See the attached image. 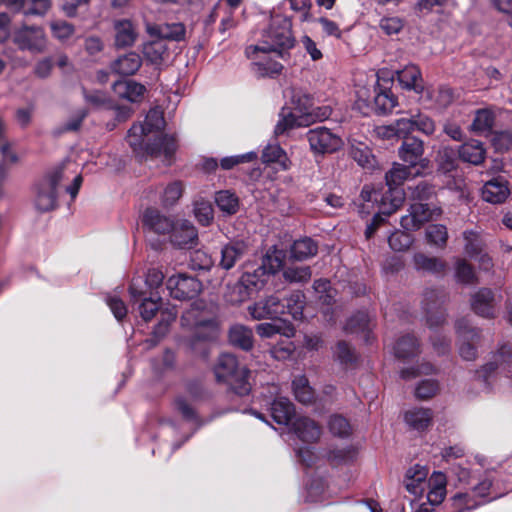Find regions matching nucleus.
Wrapping results in <instances>:
<instances>
[{
    "mask_svg": "<svg viewBox=\"0 0 512 512\" xmlns=\"http://www.w3.org/2000/svg\"><path fill=\"white\" fill-rule=\"evenodd\" d=\"M163 126V113L157 108L150 109L143 123L134 124L129 129L127 135L129 146L140 156H163L164 160L170 164L177 148L175 137L165 135L156 138L152 143H148L146 140L149 134L162 129Z\"/></svg>",
    "mask_w": 512,
    "mask_h": 512,
    "instance_id": "nucleus-1",
    "label": "nucleus"
},
{
    "mask_svg": "<svg viewBox=\"0 0 512 512\" xmlns=\"http://www.w3.org/2000/svg\"><path fill=\"white\" fill-rule=\"evenodd\" d=\"M295 42L291 19L273 10L268 26L262 30L260 42L257 45L247 47L246 55L248 58H252L254 54L259 52L262 54L275 53L277 57L285 59L288 51L294 47Z\"/></svg>",
    "mask_w": 512,
    "mask_h": 512,
    "instance_id": "nucleus-2",
    "label": "nucleus"
},
{
    "mask_svg": "<svg viewBox=\"0 0 512 512\" xmlns=\"http://www.w3.org/2000/svg\"><path fill=\"white\" fill-rule=\"evenodd\" d=\"M288 99L279 113V120L274 128L275 135H283L296 127L307 126V114L313 103L312 97L301 88L291 87L285 91Z\"/></svg>",
    "mask_w": 512,
    "mask_h": 512,
    "instance_id": "nucleus-3",
    "label": "nucleus"
},
{
    "mask_svg": "<svg viewBox=\"0 0 512 512\" xmlns=\"http://www.w3.org/2000/svg\"><path fill=\"white\" fill-rule=\"evenodd\" d=\"M214 373L216 379L219 382L227 383L235 394L245 396L250 393V371L246 366L241 365L233 354H221L214 367Z\"/></svg>",
    "mask_w": 512,
    "mask_h": 512,
    "instance_id": "nucleus-4",
    "label": "nucleus"
},
{
    "mask_svg": "<svg viewBox=\"0 0 512 512\" xmlns=\"http://www.w3.org/2000/svg\"><path fill=\"white\" fill-rule=\"evenodd\" d=\"M181 325L192 331L188 345L193 351L206 352L205 344L217 337V325L214 320L206 318L195 306L186 310L181 316Z\"/></svg>",
    "mask_w": 512,
    "mask_h": 512,
    "instance_id": "nucleus-5",
    "label": "nucleus"
},
{
    "mask_svg": "<svg viewBox=\"0 0 512 512\" xmlns=\"http://www.w3.org/2000/svg\"><path fill=\"white\" fill-rule=\"evenodd\" d=\"M493 480L485 476L471 488H463L449 499L448 512H471L478 507L495 500L499 495H492Z\"/></svg>",
    "mask_w": 512,
    "mask_h": 512,
    "instance_id": "nucleus-6",
    "label": "nucleus"
},
{
    "mask_svg": "<svg viewBox=\"0 0 512 512\" xmlns=\"http://www.w3.org/2000/svg\"><path fill=\"white\" fill-rule=\"evenodd\" d=\"M410 166L394 163L392 168L386 172L385 180L388 192L381 196L380 212L384 216L393 214L404 202L405 194L399 187L410 176Z\"/></svg>",
    "mask_w": 512,
    "mask_h": 512,
    "instance_id": "nucleus-7",
    "label": "nucleus"
},
{
    "mask_svg": "<svg viewBox=\"0 0 512 512\" xmlns=\"http://www.w3.org/2000/svg\"><path fill=\"white\" fill-rule=\"evenodd\" d=\"M64 178V167L59 166L35 183L33 205L39 212H49L56 208L58 186Z\"/></svg>",
    "mask_w": 512,
    "mask_h": 512,
    "instance_id": "nucleus-8",
    "label": "nucleus"
},
{
    "mask_svg": "<svg viewBox=\"0 0 512 512\" xmlns=\"http://www.w3.org/2000/svg\"><path fill=\"white\" fill-rule=\"evenodd\" d=\"M493 374H503L509 378L512 376V348L509 345H501L491 360L480 370L476 371L475 377L482 381L485 388H490V378Z\"/></svg>",
    "mask_w": 512,
    "mask_h": 512,
    "instance_id": "nucleus-9",
    "label": "nucleus"
},
{
    "mask_svg": "<svg viewBox=\"0 0 512 512\" xmlns=\"http://www.w3.org/2000/svg\"><path fill=\"white\" fill-rule=\"evenodd\" d=\"M12 41L21 51L38 54L45 51L47 37L42 27L22 25L12 33Z\"/></svg>",
    "mask_w": 512,
    "mask_h": 512,
    "instance_id": "nucleus-10",
    "label": "nucleus"
},
{
    "mask_svg": "<svg viewBox=\"0 0 512 512\" xmlns=\"http://www.w3.org/2000/svg\"><path fill=\"white\" fill-rule=\"evenodd\" d=\"M306 139L315 155L334 153L343 146L342 138L324 126L308 130Z\"/></svg>",
    "mask_w": 512,
    "mask_h": 512,
    "instance_id": "nucleus-11",
    "label": "nucleus"
},
{
    "mask_svg": "<svg viewBox=\"0 0 512 512\" xmlns=\"http://www.w3.org/2000/svg\"><path fill=\"white\" fill-rule=\"evenodd\" d=\"M396 75L402 89L414 91L423 100L434 98V91L425 88L421 70L417 65L408 64L403 69L397 70Z\"/></svg>",
    "mask_w": 512,
    "mask_h": 512,
    "instance_id": "nucleus-12",
    "label": "nucleus"
},
{
    "mask_svg": "<svg viewBox=\"0 0 512 512\" xmlns=\"http://www.w3.org/2000/svg\"><path fill=\"white\" fill-rule=\"evenodd\" d=\"M166 288L172 298L186 300L196 297L202 290V284L193 276L177 274L168 278Z\"/></svg>",
    "mask_w": 512,
    "mask_h": 512,
    "instance_id": "nucleus-13",
    "label": "nucleus"
},
{
    "mask_svg": "<svg viewBox=\"0 0 512 512\" xmlns=\"http://www.w3.org/2000/svg\"><path fill=\"white\" fill-rule=\"evenodd\" d=\"M444 294L437 289H426L423 294L422 309L425 313L427 325L433 329L442 325L446 314L442 309Z\"/></svg>",
    "mask_w": 512,
    "mask_h": 512,
    "instance_id": "nucleus-14",
    "label": "nucleus"
},
{
    "mask_svg": "<svg viewBox=\"0 0 512 512\" xmlns=\"http://www.w3.org/2000/svg\"><path fill=\"white\" fill-rule=\"evenodd\" d=\"M442 213L440 208H430L428 204L413 203L408 209V214L401 218V227L406 231L418 230L425 222L437 218Z\"/></svg>",
    "mask_w": 512,
    "mask_h": 512,
    "instance_id": "nucleus-15",
    "label": "nucleus"
},
{
    "mask_svg": "<svg viewBox=\"0 0 512 512\" xmlns=\"http://www.w3.org/2000/svg\"><path fill=\"white\" fill-rule=\"evenodd\" d=\"M456 333L459 338V355L466 361H473L477 356V349L474 344L479 338V331L470 326L467 319L462 318L456 321Z\"/></svg>",
    "mask_w": 512,
    "mask_h": 512,
    "instance_id": "nucleus-16",
    "label": "nucleus"
},
{
    "mask_svg": "<svg viewBox=\"0 0 512 512\" xmlns=\"http://www.w3.org/2000/svg\"><path fill=\"white\" fill-rule=\"evenodd\" d=\"M141 277L134 278L129 286V294L132 304L139 303L138 310L144 321L151 320L155 313L160 309L157 300L148 297V291L142 288Z\"/></svg>",
    "mask_w": 512,
    "mask_h": 512,
    "instance_id": "nucleus-17",
    "label": "nucleus"
},
{
    "mask_svg": "<svg viewBox=\"0 0 512 512\" xmlns=\"http://www.w3.org/2000/svg\"><path fill=\"white\" fill-rule=\"evenodd\" d=\"M248 313L254 320L262 319H280L285 314V306L279 297L271 295L265 299H261L252 305H249Z\"/></svg>",
    "mask_w": 512,
    "mask_h": 512,
    "instance_id": "nucleus-18",
    "label": "nucleus"
},
{
    "mask_svg": "<svg viewBox=\"0 0 512 512\" xmlns=\"http://www.w3.org/2000/svg\"><path fill=\"white\" fill-rule=\"evenodd\" d=\"M280 266L281 261L278 258L267 256L253 273H245L242 276V282L247 288L260 290L265 286L270 275L276 273Z\"/></svg>",
    "mask_w": 512,
    "mask_h": 512,
    "instance_id": "nucleus-19",
    "label": "nucleus"
},
{
    "mask_svg": "<svg viewBox=\"0 0 512 512\" xmlns=\"http://www.w3.org/2000/svg\"><path fill=\"white\" fill-rule=\"evenodd\" d=\"M170 241L177 248L191 249L198 244V231L189 220H180L170 232Z\"/></svg>",
    "mask_w": 512,
    "mask_h": 512,
    "instance_id": "nucleus-20",
    "label": "nucleus"
},
{
    "mask_svg": "<svg viewBox=\"0 0 512 512\" xmlns=\"http://www.w3.org/2000/svg\"><path fill=\"white\" fill-rule=\"evenodd\" d=\"M509 195V183L503 176H496L488 180L481 190L482 199L491 204H501Z\"/></svg>",
    "mask_w": 512,
    "mask_h": 512,
    "instance_id": "nucleus-21",
    "label": "nucleus"
},
{
    "mask_svg": "<svg viewBox=\"0 0 512 512\" xmlns=\"http://www.w3.org/2000/svg\"><path fill=\"white\" fill-rule=\"evenodd\" d=\"M373 324L370 315L366 311H359L352 315L344 326L348 334L360 335L366 344L372 343Z\"/></svg>",
    "mask_w": 512,
    "mask_h": 512,
    "instance_id": "nucleus-22",
    "label": "nucleus"
},
{
    "mask_svg": "<svg viewBox=\"0 0 512 512\" xmlns=\"http://www.w3.org/2000/svg\"><path fill=\"white\" fill-rule=\"evenodd\" d=\"M142 223L145 228L160 235L170 233L175 224L170 217L152 207L143 212Z\"/></svg>",
    "mask_w": 512,
    "mask_h": 512,
    "instance_id": "nucleus-23",
    "label": "nucleus"
},
{
    "mask_svg": "<svg viewBox=\"0 0 512 512\" xmlns=\"http://www.w3.org/2000/svg\"><path fill=\"white\" fill-rule=\"evenodd\" d=\"M424 143L416 137H410L403 140L398 149L400 159L410 167H415L423 160Z\"/></svg>",
    "mask_w": 512,
    "mask_h": 512,
    "instance_id": "nucleus-24",
    "label": "nucleus"
},
{
    "mask_svg": "<svg viewBox=\"0 0 512 512\" xmlns=\"http://www.w3.org/2000/svg\"><path fill=\"white\" fill-rule=\"evenodd\" d=\"M292 430L301 441L307 443L316 442L321 435L319 425L305 416L295 418L292 422Z\"/></svg>",
    "mask_w": 512,
    "mask_h": 512,
    "instance_id": "nucleus-25",
    "label": "nucleus"
},
{
    "mask_svg": "<svg viewBox=\"0 0 512 512\" xmlns=\"http://www.w3.org/2000/svg\"><path fill=\"white\" fill-rule=\"evenodd\" d=\"M495 296L491 289L482 288L478 290L471 298V307L473 311L484 318L494 316Z\"/></svg>",
    "mask_w": 512,
    "mask_h": 512,
    "instance_id": "nucleus-26",
    "label": "nucleus"
},
{
    "mask_svg": "<svg viewBox=\"0 0 512 512\" xmlns=\"http://www.w3.org/2000/svg\"><path fill=\"white\" fill-rule=\"evenodd\" d=\"M113 28L115 31V46L117 48H126L134 45L137 39V32L130 20H115Z\"/></svg>",
    "mask_w": 512,
    "mask_h": 512,
    "instance_id": "nucleus-27",
    "label": "nucleus"
},
{
    "mask_svg": "<svg viewBox=\"0 0 512 512\" xmlns=\"http://www.w3.org/2000/svg\"><path fill=\"white\" fill-rule=\"evenodd\" d=\"M428 470L424 466L415 465L406 472L405 487L406 490L414 496H420L425 490Z\"/></svg>",
    "mask_w": 512,
    "mask_h": 512,
    "instance_id": "nucleus-28",
    "label": "nucleus"
},
{
    "mask_svg": "<svg viewBox=\"0 0 512 512\" xmlns=\"http://www.w3.org/2000/svg\"><path fill=\"white\" fill-rule=\"evenodd\" d=\"M273 420L280 425H289L295 416L293 403L286 397L273 400L270 407Z\"/></svg>",
    "mask_w": 512,
    "mask_h": 512,
    "instance_id": "nucleus-29",
    "label": "nucleus"
},
{
    "mask_svg": "<svg viewBox=\"0 0 512 512\" xmlns=\"http://www.w3.org/2000/svg\"><path fill=\"white\" fill-rule=\"evenodd\" d=\"M197 398V391L189 388L187 394L180 395L175 399V407L185 420L197 423L198 426H200L201 423L199 422L198 415L194 406V402L197 400Z\"/></svg>",
    "mask_w": 512,
    "mask_h": 512,
    "instance_id": "nucleus-30",
    "label": "nucleus"
},
{
    "mask_svg": "<svg viewBox=\"0 0 512 512\" xmlns=\"http://www.w3.org/2000/svg\"><path fill=\"white\" fill-rule=\"evenodd\" d=\"M458 156L464 162L480 165L485 160L486 150L482 142L473 139L459 147Z\"/></svg>",
    "mask_w": 512,
    "mask_h": 512,
    "instance_id": "nucleus-31",
    "label": "nucleus"
},
{
    "mask_svg": "<svg viewBox=\"0 0 512 512\" xmlns=\"http://www.w3.org/2000/svg\"><path fill=\"white\" fill-rule=\"evenodd\" d=\"M246 245L243 242H231L221 248L219 266L224 270H230L243 257Z\"/></svg>",
    "mask_w": 512,
    "mask_h": 512,
    "instance_id": "nucleus-32",
    "label": "nucleus"
},
{
    "mask_svg": "<svg viewBox=\"0 0 512 512\" xmlns=\"http://www.w3.org/2000/svg\"><path fill=\"white\" fill-rule=\"evenodd\" d=\"M113 89L120 98L130 102L140 101L146 92L144 85L133 80L117 81Z\"/></svg>",
    "mask_w": 512,
    "mask_h": 512,
    "instance_id": "nucleus-33",
    "label": "nucleus"
},
{
    "mask_svg": "<svg viewBox=\"0 0 512 512\" xmlns=\"http://www.w3.org/2000/svg\"><path fill=\"white\" fill-rule=\"evenodd\" d=\"M142 65V58L135 52H130L118 57L111 65L113 72L129 76L135 74Z\"/></svg>",
    "mask_w": 512,
    "mask_h": 512,
    "instance_id": "nucleus-34",
    "label": "nucleus"
},
{
    "mask_svg": "<svg viewBox=\"0 0 512 512\" xmlns=\"http://www.w3.org/2000/svg\"><path fill=\"white\" fill-rule=\"evenodd\" d=\"M446 477L441 472H434L428 481L427 501L431 506L441 504L446 496Z\"/></svg>",
    "mask_w": 512,
    "mask_h": 512,
    "instance_id": "nucleus-35",
    "label": "nucleus"
},
{
    "mask_svg": "<svg viewBox=\"0 0 512 512\" xmlns=\"http://www.w3.org/2000/svg\"><path fill=\"white\" fill-rule=\"evenodd\" d=\"M177 317L175 307L167 308L160 312V320L154 327L152 337L147 340L150 347L155 346L169 331V327Z\"/></svg>",
    "mask_w": 512,
    "mask_h": 512,
    "instance_id": "nucleus-36",
    "label": "nucleus"
},
{
    "mask_svg": "<svg viewBox=\"0 0 512 512\" xmlns=\"http://www.w3.org/2000/svg\"><path fill=\"white\" fill-rule=\"evenodd\" d=\"M257 334L262 338H271L276 334H281L287 338L295 335V329L291 324L280 320L279 322H265L256 326Z\"/></svg>",
    "mask_w": 512,
    "mask_h": 512,
    "instance_id": "nucleus-37",
    "label": "nucleus"
},
{
    "mask_svg": "<svg viewBox=\"0 0 512 512\" xmlns=\"http://www.w3.org/2000/svg\"><path fill=\"white\" fill-rule=\"evenodd\" d=\"M229 341L233 346L248 351L253 347V331L245 325L235 324L229 330Z\"/></svg>",
    "mask_w": 512,
    "mask_h": 512,
    "instance_id": "nucleus-38",
    "label": "nucleus"
},
{
    "mask_svg": "<svg viewBox=\"0 0 512 512\" xmlns=\"http://www.w3.org/2000/svg\"><path fill=\"white\" fill-rule=\"evenodd\" d=\"M394 355L403 360L415 357L419 353L418 340L410 334L400 337L393 346Z\"/></svg>",
    "mask_w": 512,
    "mask_h": 512,
    "instance_id": "nucleus-39",
    "label": "nucleus"
},
{
    "mask_svg": "<svg viewBox=\"0 0 512 512\" xmlns=\"http://www.w3.org/2000/svg\"><path fill=\"white\" fill-rule=\"evenodd\" d=\"M318 245L310 237H304L294 241L291 246L290 255L293 259L303 261L317 254Z\"/></svg>",
    "mask_w": 512,
    "mask_h": 512,
    "instance_id": "nucleus-40",
    "label": "nucleus"
},
{
    "mask_svg": "<svg viewBox=\"0 0 512 512\" xmlns=\"http://www.w3.org/2000/svg\"><path fill=\"white\" fill-rule=\"evenodd\" d=\"M215 203L218 209L224 215H234L238 212L240 207V200L238 196L230 190H221L215 194Z\"/></svg>",
    "mask_w": 512,
    "mask_h": 512,
    "instance_id": "nucleus-41",
    "label": "nucleus"
},
{
    "mask_svg": "<svg viewBox=\"0 0 512 512\" xmlns=\"http://www.w3.org/2000/svg\"><path fill=\"white\" fill-rule=\"evenodd\" d=\"M405 422L415 430L426 429L432 421V411L428 408H413L405 413Z\"/></svg>",
    "mask_w": 512,
    "mask_h": 512,
    "instance_id": "nucleus-42",
    "label": "nucleus"
},
{
    "mask_svg": "<svg viewBox=\"0 0 512 512\" xmlns=\"http://www.w3.org/2000/svg\"><path fill=\"white\" fill-rule=\"evenodd\" d=\"M414 266L418 271H424L431 274H441L446 268L443 260L437 257H429L423 253H417L413 257Z\"/></svg>",
    "mask_w": 512,
    "mask_h": 512,
    "instance_id": "nucleus-43",
    "label": "nucleus"
},
{
    "mask_svg": "<svg viewBox=\"0 0 512 512\" xmlns=\"http://www.w3.org/2000/svg\"><path fill=\"white\" fill-rule=\"evenodd\" d=\"M292 390L295 399L302 404H311L315 399L314 389L305 375H299L293 379Z\"/></svg>",
    "mask_w": 512,
    "mask_h": 512,
    "instance_id": "nucleus-44",
    "label": "nucleus"
},
{
    "mask_svg": "<svg viewBox=\"0 0 512 512\" xmlns=\"http://www.w3.org/2000/svg\"><path fill=\"white\" fill-rule=\"evenodd\" d=\"M184 192V185L181 181L175 180L161 188L160 202L162 207L171 208L177 204Z\"/></svg>",
    "mask_w": 512,
    "mask_h": 512,
    "instance_id": "nucleus-45",
    "label": "nucleus"
},
{
    "mask_svg": "<svg viewBox=\"0 0 512 512\" xmlns=\"http://www.w3.org/2000/svg\"><path fill=\"white\" fill-rule=\"evenodd\" d=\"M464 240V252L469 258L478 256L484 250V240L478 230H465L462 234Z\"/></svg>",
    "mask_w": 512,
    "mask_h": 512,
    "instance_id": "nucleus-46",
    "label": "nucleus"
},
{
    "mask_svg": "<svg viewBox=\"0 0 512 512\" xmlns=\"http://www.w3.org/2000/svg\"><path fill=\"white\" fill-rule=\"evenodd\" d=\"M349 154L363 168L372 169L376 164L370 148L364 143H352Z\"/></svg>",
    "mask_w": 512,
    "mask_h": 512,
    "instance_id": "nucleus-47",
    "label": "nucleus"
},
{
    "mask_svg": "<svg viewBox=\"0 0 512 512\" xmlns=\"http://www.w3.org/2000/svg\"><path fill=\"white\" fill-rule=\"evenodd\" d=\"M495 116L490 109H479L475 112L471 130L477 134H487L492 131Z\"/></svg>",
    "mask_w": 512,
    "mask_h": 512,
    "instance_id": "nucleus-48",
    "label": "nucleus"
},
{
    "mask_svg": "<svg viewBox=\"0 0 512 512\" xmlns=\"http://www.w3.org/2000/svg\"><path fill=\"white\" fill-rule=\"evenodd\" d=\"M258 53L254 54L251 59L255 60L254 66L256 68V73L260 77H273L281 73L283 66L278 61H275L266 56L259 57ZM266 55V54H263Z\"/></svg>",
    "mask_w": 512,
    "mask_h": 512,
    "instance_id": "nucleus-49",
    "label": "nucleus"
},
{
    "mask_svg": "<svg viewBox=\"0 0 512 512\" xmlns=\"http://www.w3.org/2000/svg\"><path fill=\"white\" fill-rule=\"evenodd\" d=\"M167 50L165 40L160 38L147 42L143 46L144 57L152 64L161 63Z\"/></svg>",
    "mask_w": 512,
    "mask_h": 512,
    "instance_id": "nucleus-50",
    "label": "nucleus"
},
{
    "mask_svg": "<svg viewBox=\"0 0 512 512\" xmlns=\"http://www.w3.org/2000/svg\"><path fill=\"white\" fill-rule=\"evenodd\" d=\"M375 109L378 114H388L397 105V98L389 89H379L374 97Z\"/></svg>",
    "mask_w": 512,
    "mask_h": 512,
    "instance_id": "nucleus-51",
    "label": "nucleus"
},
{
    "mask_svg": "<svg viewBox=\"0 0 512 512\" xmlns=\"http://www.w3.org/2000/svg\"><path fill=\"white\" fill-rule=\"evenodd\" d=\"M306 303V297L302 291H294L286 299L285 313H288L295 320H300L303 317V310Z\"/></svg>",
    "mask_w": 512,
    "mask_h": 512,
    "instance_id": "nucleus-52",
    "label": "nucleus"
},
{
    "mask_svg": "<svg viewBox=\"0 0 512 512\" xmlns=\"http://www.w3.org/2000/svg\"><path fill=\"white\" fill-rule=\"evenodd\" d=\"M438 170L442 173H450L457 167L456 151L449 146L442 147L437 154Z\"/></svg>",
    "mask_w": 512,
    "mask_h": 512,
    "instance_id": "nucleus-53",
    "label": "nucleus"
},
{
    "mask_svg": "<svg viewBox=\"0 0 512 512\" xmlns=\"http://www.w3.org/2000/svg\"><path fill=\"white\" fill-rule=\"evenodd\" d=\"M193 213L198 223L202 226H209L214 219L211 202L203 198L194 201Z\"/></svg>",
    "mask_w": 512,
    "mask_h": 512,
    "instance_id": "nucleus-54",
    "label": "nucleus"
},
{
    "mask_svg": "<svg viewBox=\"0 0 512 512\" xmlns=\"http://www.w3.org/2000/svg\"><path fill=\"white\" fill-rule=\"evenodd\" d=\"M428 243L437 248H444L448 240V230L443 224H430L425 230Z\"/></svg>",
    "mask_w": 512,
    "mask_h": 512,
    "instance_id": "nucleus-55",
    "label": "nucleus"
},
{
    "mask_svg": "<svg viewBox=\"0 0 512 512\" xmlns=\"http://www.w3.org/2000/svg\"><path fill=\"white\" fill-rule=\"evenodd\" d=\"M452 472L454 476L457 478L458 483L461 484L463 488H471L485 476L490 477V474L488 473H484L483 475H477L476 472H473L469 468L464 467L462 465H457L453 467Z\"/></svg>",
    "mask_w": 512,
    "mask_h": 512,
    "instance_id": "nucleus-56",
    "label": "nucleus"
},
{
    "mask_svg": "<svg viewBox=\"0 0 512 512\" xmlns=\"http://www.w3.org/2000/svg\"><path fill=\"white\" fill-rule=\"evenodd\" d=\"M326 484L321 478H312L306 487L305 501L322 503L325 500Z\"/></svg>",
    "mask_w": 512,
    "mask_h": 512,
    "instance_id": "nucleus-57",
    "label": "nucleus"
},
{
    "mask_svg": "<svg viewBox=\"0 0 512 512\" xmlns=\"http://www.w3.org/2000/svg\"><path fill=\"white\" fill-rule=\"evenodd\" d=\"M159 38L172 41H181L185 37V26L182 23H165L158 27Z\"/></svg>",
    "mask_w": 512,
    "mask_h": 512,
    "instance_id": "nucleus-58",
    "label": "nucleus"
},
{
    "mask_svg": "<svg viewBox=\"0 0 512 512\" xmlns=\"http://www.w3.org/2000/svg\"><path fill=\"white\" fill-rule=\"evenodd\" d=\"M83 96L85 101L95 109H112V102L104 93L100 90L88 91L82 88Z\"/></svg>",
    "mask_w": 512,
    "mask_h": 512,
    "instance_id": "nucleus-59",
    "label": "nucleus"
},
{
    "mask_svg": "<svg viewBox=\"0 0 512 512\" xmlns=\"http://www.w3.org/2000/svg\"><path fill=\"white\" fill-rule=\"evenodd\" d=\"M312 272L309 266H292L283 271V277L291 283H305L311 279Z\"/></svg>",
    "mask_w": 512,
    "mask_h": 512,
    "instance_id": "nucleus-60",
    "label": "nucleus"
},
{
    "mask_svg": "<svg viewBox=\"0 0 512 512\" xmlns=\"http://www.w3.org/2000/svg\"><path fill=\"white\" fill-rule=\"evenodd\" d=\"M455 278L462 284H472L476 280L473 267L464 259H457L455 262Z\"/></svg>",
    "mask_w": 512,
    "mask_h": 512,
    "instance_id": "nucleus-61",
    "label": "nucleus"
},
{
    "mask_svg": "<svg viewBox=\"0 0 512 512\" xmlns=\"http://www.w3.org/2000/svg\"><path fill=\"white\" fill-rule=\"evenodd\" d=\"M50 29L52 36L61 42H65L70 39L75 32L74 25L65 20L51 21Z\"/></svg>",
    "mask_w": 512,
    "mask_h": 512,
    "instance_id": "nucleus-62",
    "label": "nucleus"
},
{
    "mask_svg": "<svg viewBox=\"0 0 512 512\" xmlns=\"http://www.w3.org/2000/svg\"><path fill=\"white\" fill-rule=\"evenodd\" d=\"M335 359L344 366L352 365L357 361V355L348 343L339 341L333 352Z\"/></svg>",
    "mask_w": 512,
    "mask_h": 512,
    "instance_id": "nucleus-63",
    "label": "nucleus"
},
{
    "mask_svg": "<svg viewBox=\"0 0 512 512\" xmlns=\"http://www.w3.org/2000/svg\"><path fill=\"white\" fill-rule=\"evenodd\" d=\"M287 160L285 151L278 143H269L263 149L262 161L264 163H280L283 164Z\"/></svg>",
    "mask_w": 512,
    "mask_h": 512,
    "instance_id": "nucleus-64",
    "label": "nucleus"
}]
</instances>
